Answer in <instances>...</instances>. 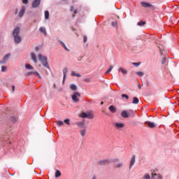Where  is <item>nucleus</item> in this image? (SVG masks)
Here are the masks:
<instances>
[{
	"label": "nucleus",
	"mask_w": 179,
	"mask_h": 179,
	"mask_svg": "<svg viewBox=\"0 0 179 179\" xmlns=\"http://www.w3.org/2000/svg\"><path fill=\"white\" fill-rule=\"evenodd\" d=\"M32 75H36L39 79H41V76H40V73H38L37 71H32Z\"/></svg>",
	"instance_id": "nucleus-35"
},
{
	"label": "nucleus",
	"mask_w": 179,
	"mask_h": 179,
	"mask_svg": "<svg viewBox=\"0 0 179 179\" xmlns=\"http://www.w3.org/2000/svg\"><path fill=\"white\" fill-rule=\"evenodd\" d=\"M39 31L41 33H43L45 36H47V30L45 29V27H42L39 28Z\"/></svg>",
	"instance_id": "nucleus-16"
},
{
	"label": "nucleus",
	"mask_w": 179,
	"mask_h": 179,
	"mask_svg": "<svg viewBox=\"0 0 179 179\" xmlns=\"http://www.w3.org/2000/svg\"><path fill=\"white\" fill-rule=\"evenodd\" d=\"M83 41H84V43H86L87 41V36H84Z\"/></svg>",
	"instance_id": "nucleus-47"
},
{
	"label": "nucleus",
	"mask_w": 179,
	"mask_h": 179,
	"mask_svg": "<svg viewBox=\"0 0 179 179\" xmlns=\"http://www.w3.org/2000/svg\"><path fill=\"white\" fill-rule=\"evenodd\" d=\"M20 33V27H15L13 31V36L14 37V41H15V43H16L17 44L22 43V37L19 36Z\"/></svg>",
	"instance_id": "nucleus-1"
},
{
	"label": "nucleus",
	"mask_w": 179,
	"mask_h": 179,
	"mask_svg": "<svg viewBox=\"0 0 179 179\" xmlns=\"http://www.w3.org/2000/svg\"><path fill=\"white\" fill-rule=\"evenodd\" d=\"M139 89H141V87H139Z\"/></svg>",
	"instance_id": "nucleus-58"
},
{
	"label": "nucleus",
	"mask_w": 179,
	"mask_h": 179,
	"mask_svg": "<svg viewBox=\"0 0 179 179\" xmlns=\"http://www.w3.org/2000/svg\"><path fill=\"white\" fill-rule=\"evenodd\" d=\"M141 6H143V8H150L151 9H152V10H155V9H156V8L154 7L153 5L145 1L141 2Z\"/></svg>",
	"instance_id": "nucleus-6"
},
{
	"label": "nucleus",
	"mask_w": 179,
	"mask_h": 179,
	"mask_svg": "<svg viewBox=\"0 0 179 179\" xmlns=\"http://www.w3.org/2000/svg\"><path fill=\"white\" fill-rule=\"evenodd\" d=\"M78 117H80V118H88L89 120H93V118H94V115L92 112H83L78 115Z\"/></svg>",
	"instance_id": "nucleus-4"
},
{
	"label": "nucleus",
	"mask_w": 179,
	"mask_h": 179,
	"mask_svg": "<svg viewBox=\"0 0 179 179\" xmlns=\"http://www.w3.org/2000/svg\"><path fill=\"white\" fill-rule=\"evenodd\" d=\"M117 162H120V159H113V161H111V163H117Z\"/></svg>",
	"instance_id": "nucleus-45"
},
{
	"label": "nucleus",
	"mask_w": 179,
	"mask_h": 179,
	"mask_svg": "<svg viewBox=\"0 0 179 179\" xmlns=\"http://www.w3.org/2000/svg\"><path fill=\"white\" fill-rule=\"evenodd\" d=\"M84 82H87L88 83L92 82V79L90 78H85L84 79Z\"/></svg>",
	"instance_id": "nucleus-42"
},
{
	"label": "nucleus",
	"mask_w": 179,
	"mask_h": 179,
	"mask_svg": "<svg viewBox=\"0 0 179 179\" xmlns=\"http://www.w3.org/2000/svg\"><path fill=\"white\" fill-rule=\"evenodd\" d=\"M31 58L32 61H34V62L35 64H37V57L36 56V54L31 53Z\"/></svg>",
	"instance_id": "nucleus-18"
},
{
	"label": "nucleus",
	"mask_w": 179,
	"mask_h": 179,
	"mask_svg": "<svg viewBox=\"0 0 179 179\" xmlns=\"http://www.w3.org/2000/svg\"><path fill=\"white\" fill-rule=\"evenodd\" d=\"M166 62H167V59L166 57H163V59L162 60V65L166 64Z\"/></svg>",
	"instance_id": "nucleus-39"
},
{
	"label": "nucleus",
	"mask_w": 179,
	"mask_h": 179,
	"mask_svg": "<svg viewBox=\"0 0 179 179\" xmlns=\"http://www.w3.org/2000/svg\"><path fill=\"white\" fill-rule=\"evenodd\" d=\"M57 124L59 127H61L62 125H64V122L59 120L57 121Z\"/></svg>",
	"instance_id": "nucleus-38"
},
{
	"label": "nucleus",
	"mask_w": 179,
	"mask_h": 179,
	"mask_svg": "<svg viewBox=\"0 0 179 179\" xmlns=\"http://www.w3.org/2000/svg\"><path fill=\"white\" fill-rule=\"evenodd\" d=\"M111 26L113 27H115L117 29V27H118V22L117 21H113L111 22Z\"/></svg>",
	"instance_id": "nucleus-24"
},
{
	"label": "nucleus",
	"mask_w": 179,
	"mask_h": 179,
	"mask_svg": "<svg viewBox=\"0 0 179 179\" xmlns=\"http://www.w3.org/2000/svg\"><path fill=\"white\" fill-rule=\"evenodd\" d=\"M10 122H13L14 124L15 123V122H17V117H11L10 118Z\"/></svg>",
	"instance_id": "nucleus-26"
},
{
	"label": "nucleus",
	"mask_w": 179,
	"mask_h": 179,
	"mask_svg": "<svg viewBox=\"0 0 179 179\" xmlns=\"http://www.w3.org/2000/svg\"><path fill=\"white\" fill-rule=\"evenodd\" d=\"M108 110L110 111V113H117V108H115L114 106H109Z\"/></svg>",
	"instance_id": "nucleus-15"
},
{
	"label": "nucleus",
	"mask_w": 179,
	"mask_h": 179,
	"mask_svg": "<svg viewBox=\"0 0 179 179\" xmlns=\"http://www.w3.org/2000/svg\"><path fill=\"white\" fill-rule=\"evenodd\" d=\"M138 26H145V24H146V22L145 21H140L137 23Z\"/></svg>",
	"instance_id": "nucleus-32"
},
{
	"label": "nucleus",
	"mask_w": 179,
	"mask_h": 179,
	"mask_svg": "<svg viewBox=\"0 0 179 179\" xmlns=\"http://www.w3.org/2000/svg\"><path fill=\"white\" fill-rule=\"evenodd\" d=\"M6 71V66H1V71L5 72Z\"/></svg>",
	"instance_id": "nucleus-43"
},
{
	"label": "nucleus",
	"mask_w": 179,
	"mask_h": 179,
	"mask_svg": "<svg viewBox=\"0 0 179 179\" xmlns=\"http://www.w3.org/2000/svg\"><path fill=\"white\" fill-rule=\"evenodd\" d=\"M38 59L41 62L42 65L47 68V69H50V66L48 65V62H47V57L43 56V55L39 54L38 55Z\"/></svg>",
	"instance_id": "nucleus-2"
},
{
	"label": "nucleus",
	"mask_w": 179,
	"mask_h": 179,
	"mask_svg": "<svg viewBox=\"0 0 179 179\" xmlns=\"http://www.w3.org/2000/svg\"><path fill=\"white\" fill-rule=\"evenodd\" d=\"M22 3L27 5V3H29V0H22Z\"/></svg>",
	"instance_id": "nucleus-46"
},
{
	"label": "nucleus",
	"mask_w": 179,
	"mask_h": 179,
	"mask_svg": "<svg viewBox=\"0 0 179 179\" xmlns=\"http://www.w3.org/2000/svg\"><path fill=\"white\" fill-rule=\"evenodd\" d=\"M143 179H150V176L148 173H146L144 176Z\"/></svg>",
	"instance_id": "nucleus-40"
},
{
	"label": "nucleus",
	"mask_w": 179,
	"mask_h": 179,
	"mask_svg": "<svg viewBox=\"0 0 179 179\" xmlns=\"http://www.w3.org/2000/svg\"><path fill=\"white\" fill-rule=\"evenodd\" d=\"M60 44L62 45V47H64V48L66 50V51H69V49H68V48L66 47V45H65V43H64V42L59 41Z\"/></svg>",
	"instance_id": "nucleus-30"
},
{
	"label": "nucleus",
	"mask_w": 179,
	"mask_h": 179,
	"mask_svg": "<svg viewBox=\"0 0 179 179\" xmlns=\"http://www.w3.org/2000/svg\"><path fill=\"white\" fill-rule=\"evenodd\" d=\"M64 122L66 124V125H71V120L70 119H65Z\"/></svg>",
	"instance_id": "nucleus-37"
},
{
	"label": "nucleus",
	"mask_w": 179,
	"mask_h": 179,
	"mask_svg": "<svg viewBox=\"0 0 179 179\" xmlns=\"http://www.w3.org/2000/svg\"><path fill=\"white\" fill-rule=\"evenodd\" d=\"M135 159H136V157L135 155H133L130 162V169H132V166H134V164H135Z\"/></svg>",
	"instance_id": "nucleus-20"
},
{
	"label": "nucleus",
	"mask_w": 179,
	"mask_h": 179,
	"mask_svg": "<svg viewBox=\"0 0 179 179\" xmlns=\"http://www.w3.org/2000/svg\"><path fill=\"white\" fill-rule=\"evenodd\" d=\"M113 66H110L108 71L105 72V75H107V73H110V72H111V71H113Z\"/></svg>",
	"instance_id": "nucleus-34"
},
{
	"label": "nucleus",
	"mask_w": 179,
	"mask_h": 179,
	"mask_svg": "<svg viewBox=\"0 0 179 179\" xmlns=\"http://www.w3.org/2000/svg\"><path fill=\"white\" fill-rule=\"evenodd\" d=\"M25 10H26V8H24V6H22V9L20 10L18 14L19 17H23V15H24Z\"/></svg>",
	"instance_id": "nucleus-12"
},
{
	"label": "nucleus",
	"mask_w": 179,
	"mask_h": 179,
	"mask_svg": "<svg viewBox=\"0 0 179 179\" xmlns=\"http://www.w3.org/2000/svg\"><path fill=\"white\" fill-rule=\"evenodd\" d=\"M76 13H78V10H74V14L76 15Z\"/></svg>",
	"instance_id": "nucleus-52"
},
{
	"label": "nucleus",
	"mask_w": 179,
	"mask_h": 179,
	"mask_svg": "<svg viewBox=\"0 0 179 179\" xmlns=\"http://www.w3.org/2000/svg\"><path fill=\"white\" fill-rule=\"evenodd\" d=\"M73 17H75V15H73Z\"/></svg>",
	"instance_id": "nucleus-57"
},
{
	"label": "nucleus",
	"mask_w": 179,
	"mask_h": 179,
	"mask_svg": "<svg viewBox=\"0 0 179 179\" xmlns=\"http://www.w3.org/2000/svg\"><path fill=\"white\" fill-rule=\"evenodd\" d=\"M132 65H134V66H139L141 65V63H135V62H133L132 63Z\"/></svg>",
	"instance_id": "nucleus-44"
},
{
	"label": "nucleus",
	"mask_w": 179,
	"mask_h": 179,
	"mask_svg": "<svg viewBox=\"0 0 179 179\" xmlns=\"http://www.w3.org/2000/svg\"><path fill=\"white\" fill-rule=\"evenodd\" d=\"M118 71L122 72L123 75H127V73H128V71H127L126 69H124L122 67H120L118 69Z\"/></svg>",
	"instance_id": "nucleus-17"
},
{
	"label": "nucleus",
	"mask_w": 179,
	"mask_h": 179,
	"mask_svg": "<svg viewBox=\"0 0 179 179\" xmlns=\"http://www.w3.org/2000/svg\"><path fill=\"white\" fill-rule=\"evenodd\" d=\"M76 125L78 127V128H83L85 127V121L83 122H78L76 123Z\"/></svg>",
	"instance_id": "nucleus-19"
},
{
	"label": "nucleus",
	"mask_w": 179,
	"mask_h": 179,
	"mask_svg": "<svg viewBox=\"0 0 179 179\" xmlns=\"http://www.w3.org/2000/svg\"><path fill=\"white\" fill-rule=\"evenodd\" d=\"M104 104V102H101V106H103Z\"/></svg>",
	"instance_id": "nucleus-54"
},
{
	"label": "nucleus",
	"mask_w": 179,
	"mask_h": 179,
	"mask_svg": "<svg viewBox=\"0 0 179 179\" xmlns=\"http://www.w3.org/2000/svg\"><path fill=\"white\" fill-rule=\"evenodd\" d=\"M151 178L152 179H163L160 174H156V173L152 172L151 173Z\"/></svg>",
	"instance_id": "nucleus-9"
},
{
	"label": "nucleus",
	"mask_w": 179,
	"mask_h": 179,
	"mask_svg": "<svg viewBox=\"0 0 179 179\" xmlns=\"http://www.w3.org/2000/svg\"><path fill=\"white\" fill-rule=\"evenodd\" d=\"M10 57V54L6 55L3 59V61L0 62V64H5V62H6V61L9 59Z\"/></svg>",
	"instance_id": "nucleus-13"
},
{
	"label": "nucleus",
	"mask_w": 179,
	"mask_h": 179,
	"mask_svg": "<svg viewBox=\"0 0 179 179\" xmlns=\"http://www.w3.org/2000/svg\"><path fill=\"white\" fill-rule=\"evenodd\" d=\"M110 163H111V159H103L99 162V164H101L102 166H106V164H110Z\"/></svg>",
	"instance_id": "nucleus-10"
},
{
	"label": "nucleus",
	"mask_w": 179,
	"mask_h": 179,
	"mask_svg": "<svg viewBox=\"0 0 179 179\" xmlns=\"http://www.w3.org/2000/svg\"><path fill=\"white\" fill-rule=\"evenodd\" d=\"M25 68L27 69H34V68L33 67V66L29 64H25Z\"/></svg>",
	"instance_id": "nucleus-33"
},
{
	"label": "nucleus",
	"mask_w": 179,
	"mask_h": 179,
	"mask_svg": "<svg viewBox=\"0 0 179 179\" xmlns=\"http://www.w3.org/2000/svg\"><path fill=\"white\" fill-rule=\"evenodd\" d=\"M60 44L62 45V47H64V48L66 50V51H69V49H68V48L66 47V45H65V43H64V42L59 41Z\"/></svg>",
	"instance_id": "nucleus-29"
},
{
	"label": "nucleus",
	"mask_w": 179,
	"mask_h": 179,
	"mask_svg": "<svg viewBox=\"0 0 179 179\" xmlns=\"http://www.w3.org/2000/svg\"><path fill=\"white\" fill-rule=\"evenodd\" d=\"M12 92H15V85H12Z\"/></svg>",
	"instance_id": "nucleus-49"
},
{
	"label": "nucleus",
	"mask_w": 179,
	"mask_h": 179,
	"mask_svg": "<svg viewBox=\"0 0 179 179\" xmlns=\"http://www.w3.org/2000/svg\"><path fill=\"white\" fill-rule=\"evenodd\" d=\"M45 19L48 20L50 19V12L48 10L45 11Z\"/></svg>",
	"instance_id": "nucleus-23"
},
{
	"label": "nucleus",
	"mask_w": 179,
	"mask_h": 179,
	"mask_svg": "<svg viewBox=\"0 0 179 179\" xmlns=\"http://www.w3.org/2000/svg\"><path fill=\"white\" fill-rule=\"evenodd\" d=\"M40 3H41V0H34L32 3V8H38V6H40Z\"/></svg>",
	"instance_id": "nucleus-8"
},
{
	"label": "nucleus",
	"mask_w": 179,
	"mask_h": 179,
	"mask_svg": "<svg viewBox=\"0 0 179 179\" xmlns=\"http://www.w3.org/2000/svg\"><path fill=\"white\" fill-rule=\"evenodd\" d=\"M136 75H138V76L142 77V76H143V75H145V73L142 71H137V72H136Z\"/></svg>",
	"instance_id": "nucleus-36"
},
{
	"label": "nucleus",
	"mask_w": 179,
	"mask_h": 179,
	"mask_svg": "<svg viewBox=\"0 0 179 179\" xmlns=\"http://www.w3.org/2000/svg\"><path fill=\"white\" fill-rule=\"evenodd\" d=\"M71 76H76V78H80V73H76L75 71H71Z\"/></svg>",
	"instance_id": "nucleus-27"
},
{
	"label": "nucleus",
	"mask_w": 179,
	"mask_h": 179,
	"mask_svg": "<svg viewBox=\"0 0 179 179\" xmlns=\"http://www.w3.org/2000/svg\"><path fill=\"white\" fill-rule=\"evenodd\" d=\"M31 75H33V71H30L27 73V76H30Z\"/></svg>",
	"instance_id": "nucleus-48"
},
{
	"label": "nucleus",
	"mask_w": 179,
	"mask_h": 179,
	"mask_svg": "<svg viewBox=\"0 0 179 179\" xmlns=\"http://www.w3.org/2000/svg\"><path fill=\"white\" fill-rule=\"evenodd\" d=\"M161 55H163V52H161Z\"/></svg>",
	"instance_id": "nucleus-55"
},
{
	"label": "nucleus",
	"mask_w": 179,
	"mask_h": 179,
	"mask_svg": "<svg viewBox=\"0 0 179 179\" xmlns=\"http://www.w3.org/2000/svg\"><path fill=\"white\" fill-rule=\"evenodd\" d=\"M133 104H138V103H139V99H138V97L134 96L133 98Z\"/></svg>",
	"instance_id": "nucleus-25"
},
{
	"label": "nucleus",
	"mask_w": 179,
	"mask_h": 179,
	"mask_svg": "<svg viewBox=\"0 0 179 179\" xmlns=\"http://www.w3.org/2000/svg\"><path fill=\"white\" fill-rule=\"evenodd\" d=\"M60 176H61V171H59V170H56L55 173V178H59Z\"/></svg>",
	"instance_id": "nucleus-22"
},
{
	"label": "nucleus",
	"mask_w": 179,
	"mask_h": 179,
	"mask_svg": "<svg viewBox=\"0 0 179 179\" xmlns=\"http://www.w3.org/2000/svg\"><path fill=\"white\" fill-rule=\"evenodd\" d=\"M64 73V78H63V83L65 82V79H66V73H68V68H64L63 69Z\"/></svg>",
	"instance_id": "nucleus-14"
},
{
	"label": "nucleus",
	"mask_w": 179,
	"mask_h": 179,
	"mask_svg": "<svg viewBox=\"0 0 179 179\" xmlns=\"http://www.w3.org/2000/svg\"><path fill=\"white\" fill-rule=\"evenodd\" d=\"M91 179H97V178L96 177V176H93Z\"/></svg>",
	"instance_id": "nucleus-51"
},
{
	"label": "nucleus",
	"mask_w": 179,
	"mask_h": 179,
	"mask_svg": "<svg viewBox=\"0 0 179 179\" xmlns=\"http://www.w3.org/2000/svg\"><path fill=\"white\" fill-rule=\"evenodd\" d=\"M145 124H148V128H155L156 124L152 122H145Z\"/></svg>",
	"instance_id": "nucleus-11"
},
{
	"label": "nucleus",
	"mask_w": 179,
	"mask_h": 179,
	"mask_svg": "<svg viewBox=\"0 0 179 179\" xmlns=\"http://www.w3.org/2000/svg\"><path fill=\"white\" fill-rule=\"evenodd\" d=\"M113 127L116 129H121L124 128V127H125V124L120 123V122H116V123L113 124Z\"/></svg>",
	"instance_id": "nucleus-7"
},
{
	"label": "nucleus",
	"mask_w": 179,
	"mask_h": 179,
	"mask_svg": "<svg viewBox=\"0 0 179 179\" xmlns=\"http://www.w3.org/2000/svg\"><path fill=\"white\" fill-rule=\"evenodd\" d=\"M121 115H122V118H128L129 117H135V111H134L132 110H129L128 111L123 110L121 113Z\"/></svg>",
	"instance_id": "nucleus-3"
},
{
	"label": "nucleus",
	"mask_w": 179,
	"mask_h": 179,
	"mask_svg": "<svg viewBox=\"0 0 179 179\" xmlns=\"http://www.w3.org/2000/svg\"><path fill=\"white\" fill-rule=\"evenodd\" d=\"M71 12H73V6H71L70 8Z\"/></svg>",
	"instance_id": "nucleus-50"
},
{
	"label": "nucleus",
	"mask_w": 179,
	"mask_h": 179,
	"mask_svg": "<svg viewBox=\"0 0 179 179\" xmlns=\"http://www.w3.org/2000/svg\"><path fill=\"white\" fill-rule=\"evenodd\" d=\"M70 89L73 90V92H76V90H78V87H76V85L72 84L70 85Z\"/></svg>",
	"instance_id": "nucleus-21"
},
{
	"label": "nucleus",
	"mask_w": 179,
	"mask_h": 179,
	"mask_svg": "<svg viewBox=\"0 0 179 179\" xmlns=\"http://www.w3.org/2000/svg\"><path fill=\"white\" fill-rule=\"evenodd\" d=\"M16 13H17V10H16V11H15V14H16Z\"/></svg>",
	"instance_id": "nucleus-56"
},
{
	"label": "nucleus",
	"mask_w": 179,
	"mask_h": 179,
	"mask_svg": "<svg viewBox=\"0 0 179 179\" xmlns=\"http://www.w3.org/2000/svg\"><path fill=\"white\" fill-rule=\"evenodd\" d=\"M124 166V164L122 162H120L116 165H115V169H121Z\"/></svg>",
	"instance_id": "nucleus-28"
},
{
	"label": "nucleus",
	"mask_w": 179,
	"mask_h": 179,
	"mask_svg": "<svg viewBox=\"0 0 179 179\" xmlns=\"http://www.w3.org/2000/svg\"><path fill=\"white\" fill-rule=\"evenodd\" d=\"M80 134L81 136H83V137L85 136L86 135V129L80 130Z\"/></svg>",
	"instance_id": "nucleus-31"
},
{
	"label": "nucleus",
	"mask_w": 179,
	"mask_h": 179,
	"mask_svg": "<svg viewBox=\"0 0 179 179\" xmlns=\"http://www.w3.org/2000/svg\"><path fill=\"white\" fill-rule=\"evenodd\" d=\"M36 51H38V48H36Z\"/></svg>",
	"instance_id": "nucleus-53"
},
{
	"label": "nucleus",
	"mask_w": 179,
	"mask_h": 179,
	"mask_svg": "<svg viewBox=\"0 0 179 179\" xmlns=\"http://www.w3.org/2000/svg\"><path fill=\"white\" fill-rule=\"evenodd\" d=\"M79 97H80V94H79V92H73L71 96V99L74 103H79Z\"/></svg>",
	"instance_id": "nucleus-5"
},
{
	"label": "nucleus",
	"mask_w": 179,
	"mask_h": 179,
	"mask_svg": "<svg viewBox=\"0 0 179 179\" xmlns=\"http://www.w3.org/2000/svg\"><path fill=\"white\" fill-rule=\"evenodd\" d=\"M122 97L125 98L126 100H128V99H129V97L128 96V95L123 94H122Z\"/></svg>",
	"instance_id": "nucleus-41"
}]
</instances>
